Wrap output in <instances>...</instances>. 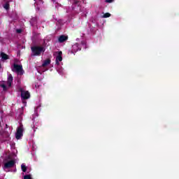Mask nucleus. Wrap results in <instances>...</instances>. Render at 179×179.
<instances>
[{
    "instance_id": "f257e3e1",
    "label": "nucleus",
    "mask_w": 179,
    "mask_h": 179,
    "mask_svg": "<svg viewBox=\"0 0 179 179\" xmlns=\"http://www.w3.org/2000/svg\"><path fill=\"white\" fill-rule=\"evenodd\" d=\"M31 51L34 57H40L41 52H45V48L43 46L34 45L31 47Z\"/></svg>"
},
{
    "instance_id": "f03ea898",
    "label": "nucleus",
    "mask_w": 179,
    "mask_h": 179,
    "mask_svg": "<svg viewBox=\"0 0 179 179\" xmlns=\"http://www.w3.org/2000/svg\"><path fill=\"white\" fill-rule=\"evenodd\" d=\"M16 164V161L15 159H10V157H8V159L3 160V167L5 170L6 169H13Z\"/></svg>"
},
{
    "instance_id": "7ed1b4c3",
    "label": "nucleus",
    "mask_w": 179,
    "mask_h": 179,
    "mask_svg": "<svg viewBox=\"0 0 179 179\" xmlns=\"http://www.w3.org/2000/svg\"><path fill=\"white\" fill-rule=\"evenodd\" d=\"M19 92L21 93V100H27L30 99V92L24 90L23 88L20 87Z\"/></svg>"
},
{
    "instance_id": "20e7f679",
    "label": "nucleus",
    "mask_w": 179,
    "mask_h": 179,
    "mask_svg": "<svg viewBox=\"0 0 179 179\" xmlns=\"http://www.w3.org/2000/svg\"><path fill=\"white\" fill-rule=\"evenodd\" d=\"M22 136H23V125H20L19 127H17L15 134V138L17 140L21 139Z\"/></svg>"
},
{
    "instance_id": "39448f33",
    "label": "nucleus",
    "mask_w": 179,
    "mask_h": 179,
    "mask_svg": "<svg viewBox=\"0 0 179 179\" xmlns=\"http://www.w3.org/2000/svg\"><path fill=\"white\" fill-rule=\"evenodd\" d=\"M13 71H15L17 73V75H23L24 73V70H23V68H13L12 69Z\"/></svg>"
},
{
    "instance_id": "423d86ee",
    "label": "nucleus",
    "mask_w": 179,
    "mask_h": 179,
    "mask_svg": "<svg viewBox=\"0 0 179 179\" xmlns=\"http://www.w3.org/2000/svg\"><path fill=\"white\" fill-rule=\"evenodd\" d=\"M62 61V52H59L57 56L56 57V64L57 65H59V62Z\"/></svg>"
},
{
    "instance_id": "0eeeda50",
    "label": "nucleus",
    "mask_w": 179,
    "mask_h": 179,
    "mask_svg": "<svg viewBox=\"0 0 179 179\" xmlns=\"http://www.w3.org/2000/svg\"><path fill=\"white\" fill-rule=\"evenodd\" d=\"M66 40H68V36L62 35L58 38L59 43H64V41H66Z\"/></svg>"
},
{
    "instance_id": "6e6552de",
    "label": "nucleus",
    "mask_w": 179,
    "mask_h": 179,
    "mask_svg": "<svg viewBox=\"0 0 179 179\" xmlns=\"http://www.w3.org/2000/svg\"><path fill=\"white\" fill-rule=\"evenodd\" d=\"M12 82H13V77L12 76V74H10L7 80V85L8 87H10V86H12Z\"/></svg>"
},
{
    "instance_id": "1a4fd4ad",
    "label": "nucleus",
    "mask_w": 179,
    "mask_h": 179,
    "mask_svg": "<svg viewBox=\"0 0 179 179\" xmlns=\"http://www.w3.org/2000/svg\"><path fill=\"white\" fill-rule=\"evenodd\" d=\"M51 64V59H47L45 61H43V64H42V66H48V65H50Z\"/></svg>"
},
{
    "instance_id": "9d476101",
    "label": "nucleus",
    "mask_w": 179,
    "mask_h": 179,
    "mask_svg": "<svg viewBox=\"0 0 179 179\" xmlns=\"http://www.w3.org/2000/svg\"><path fill=\"white\" fill-rule=\"evenodd\" d=\"M1 57L3 61H6V59H9V56L6 53H4L3 52L1 53Z\"/></svg>"
},
{
    "instance_id": "9b49d317",
    "label": "nucleus",
    "mask_w": 179,
    "mask_h": 179,
    "mask_svg": "<svg viewBox=\"0 0 179 179\" xmlns=\"http://www.w3.org/2000/svg\"><path fill=\"white\" fill-rule=\"evenodd\" d=\"M17 62H19V60L15 59V63L13 64V68H23L22 64H18Z\"/></svg>"
},
{
    "instance_id": "f8f14e48",
    "label": "nucleus",
    "mask_w": 179,
    "mask_h": 179,
    "mask_svg": "<svg viewBox=\"0 0 179 179\" xmlns=\"http://www.w3.org/2000/svg\"><path fill=\"white\" fill-rule=\"evenodd\" d=\"M21 169H22V171H23V173H26V171H27V166H26L24 164H22L21 165Z\"/></svg>"
},
{
    "instance_id": "ddd939ff",
    "label": "nucleus",
    "mask_w": 179,
    "mask_h": 179,
    "mask_svg": "<svg viewBox=\"0 0 179 179\" xmlns=\"http://www.w3.org/2000/svg\"><path fill=\"white\" fill-rule=\"evenodd\" d=\"M4 9H6V10H9L10 8V5H9V2H6L5 3V5L3 6Z\"/></svg>"
},
{
    "instance_id": "4468645a",
    "label": "nucleus",
    "mask_w": 179,
    "mask_h": 179,
    "mask_svg": "<svg viewBox=\"0 0 179 179\" xmlns=\"http://www.w3.org/2000/svg\"><path fill=\"white\" fill-rule=\"evenodd\" d=\"M110 16H111V14H110V13H106L103 15V17H104L105 19L107 17H110Z\"/></svg>"
},
{
    "instance_id": "2eb2a0df",
    "label": "nucleus",
    "mask_w": 179,
    "mask_h": 179,
    "mask_svg": "<svg viewBox=\"0 0 179 179\" xmlns=\"http://www.w3.org/2000/svg\"><path fill=\"white\" fill-rule=\"evenodd\" d=\"M24 179H32L31 178V175H25L24 176Z\"/></svg>"
},
{
    "instance_id": "dca6fc26",
    "label": "nucleus",
    "mask_w": 179,
    "mask_h": 179,
    "mask_svg": "<svg viewBox=\"0 0 179 179\" xmlns=\"http://www.w3.org/2000/svg\"><path fill=\"white\" fill-rule=\"evenodd\" d=\"M80 2V0H74L73 5H78Z\"/></svg>"
},
{
    "instance_id": "f3484780",
    "label": "nucleus",
    "mask_w": 179,
    "mask_h": 179,
    "mask_svg": "<svg viewBox=\"0 0 179 179\" xmlns=\"http://www.w3.org/2000/svg\"><path fill=\"white\" fill-rule=\"evenodd\" d=\"M1 87L3 88V90H6V85L5 84H1Z\"/></svg>"
},
{
    "instance_id": "a211bd4d",
    "label": "nucleus",
    "mask_w": 179,
    "mask_h": 179,
    "mask_svg": "<svg viewBox=\"0 0 179 179\" xmlns=\"http://www.w3.org/2000/svg\"><path fill=\"white\" fill-rule=\"evenodd\" d=\"M114 0H106V2L107 3H111V2H113Z\"/></svg>"
},
{
    "instance_id": "6ab92c4d",
    "label": "nucleus",
    "mask_w": 179,
    "mask_h": 179,
    "mask_svg": "<svg viewBox=\"0 0 179 179\" xmlns=\"http://www.w3.org/2000/svg\"><path fill=\"white\" fill-rule=\"evenodd\" d=\"M37 69V71H38V73H42V72H41V69Z\"/></svg>"
},
{
    "instance_id": "aec40b11",
    "label": "nucleus",
    "mask_w": 179,
    "mask_h": 179,
    "mask_svg": "<svg viewBox=\"0 0 179 179\" xmlns=\"http://www.w3.org/2000/svg\"><path fill=\"white\" fill-rule=\"evenodd\" d=\"M42 72H45V71H48V69H42Z\"/></svg>"
},
{
    "instance_id": "412c9836",
    "label": "nucleus",
    "mask_w": 179,
    "mask_h": 179,
    "mask_svg": "<svg viewBox=\"0 0 179 179\" xmlns=\"http://www.w3.org/2000/svg\"><path fill=\"white\" fill-rule=\"evenodd\" d=\"M17 33H22V29H17Z\"/></svg>"
},
{
    "instance_id": "4be33fe9",
    "label": "nucleus",
    "mask_w": 179,
    "mask_h": 179,
    "mask_svg": "<svg viewBox=\"0 0 179 179\" xmlns=\"http://www.w3.org/2000/svg\"><path fill=\"white\" fill-rule=\"evenodd\" d=\"M22 101L23 104H26L27 103V102L24 100H22Z\"/></svg>"
},
{
    "instance_id": "5701e85b",
    "label": "nucleus",
    "mask_w": 179,
    "mask_h": 179,
    "mask_svg": "<svg viewBox=\"0 0 179 179\" xmlns=\"http://www.w3.org/2000/svg\"><path fill=\"white\" fill-rule=\"evenodd\" d=\"M0 127H1V122H0Z\"/></svg>"
}]
</instances>
